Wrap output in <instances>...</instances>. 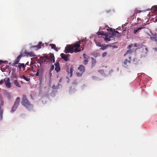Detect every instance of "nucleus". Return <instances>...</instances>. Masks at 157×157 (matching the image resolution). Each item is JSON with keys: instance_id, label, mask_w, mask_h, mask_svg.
<instances>
[{"instance_id": "nucleus-50", "label": "nucleus", "mask_w": 157, "mask_h": 157, "mask_svg": "<svg viewBox=\"0 0 157 157\" xmlns=\"http://www.w3.org/2000/svg\"><path fill=\"white\" fill-rule=\"evenodd\" d=\"M54 87H55V85H53L52 86V87L53 89H54Z\"/></svg>"}, {"instance_id": "nucleus-12", "label": "nucleus", "mask_w": 157, "mask_h": 157, "mask_svg": "<svg viewBox=\"0 0 157 157\" xmlns=\"http://www.w3.org/2000/svg\"><path fill=\"white\" fill-rule=\"evenodd\" d=\"M78 69L80 71L82 72V73H83L85 72V67L83 65H80L79 67H78Z\"/></svg>"}, {"instance_id": "nucleus-35", "label": "nucleus", "mask_w": 157, "mask_h": 157, "mask_svg": "<svg viewBox=\"0 0 157 157\" xmlns=\"http://www.w3.org/2000/svg\"><path fill=\"white\" fill-rule=\"evenodd\" d=\"M54 68V66L53 65H52L51 66V68L50 69V71H52L53 70Z\"/></svg>"}, {"instance_id": "nucleus-5", "label": "nucleus", "mask_w": 157, "mask_h": 157, "mask_svg": "<svg viewBox=\"0 0 157 157\" xmlns=\"http://www.w3.org/2000/svg\"><path fill=\"white\" fill-rule=\"evenodd\" d=\"M55 66V70L57 72H59L60 70V67H59V61H56V63L54 64Z\"/></svg>"}, {"instance_id": "nucleus-2", "label": "nucleus", "mask_w": 157, "mask_h": 157, "mask_svg": "<svg viewBox=\"0 0 157 157\" xmlns=\"http://www.w3.org/2000/svg\"><path fill=\"white\" fill-rule=\"evenodd\" d=\"M22 100L21 102V104L27 109H29L33 108V106L27 98L25 95H23Z\"/></svg>"}, {"instance_id": "nucleus-51", "label": "nucleus", "mask_w": 157, "mask_h": 157, "mask_svg": "<svg viewBox=\"0 0 157 157\" xmlns=\"http://www.w3.org/2000/svg\"><path fill=\"white\" fill-rule=\"evenodd\" d=\"M145 49L147 51V48H145Z\"/></svg>"}, {"instance_id": "nucleus-17", "label": "nucleus", "mask_w": 157, "mask_h": 157, "mask_svg": "<svg viewBox=\"0 0 157 157\" xmlns=\"http://www.w3.org/2000/svg\"><path fill=\"white\" fill-rule=\"evenodd\" d=\"M91 59L92 60L91 67H93L96 65V59H94L93 57H92Z\"/></svg>"}, {"instance_id": "nucleus-31", "label": "nucleus", "mask_w": 157, "mask_h": 157, "mask_svg": "<svg viewBox=\"0 0 157 157\" xmlns=\"http://www.w3.org/2000/svg\"><path fill=\"white\" fill-rule=\"evenodd\" d=\"M80 44L81 43V42H83V44H86V40L85 39H83L81 41H80Z\"/></svg>"}, {"instance_id": "nucleus-15", "label": "nucleus", "mask_w": 157, "mask_h": 157, "mask_svg": "<svg viewBox=\"0 0 157 157\" xmlns=\"http://www.w3.org/2000/svg\"><path fill=\"white\" fill-rule=\"evenodd\" d=\"M44 57H43V56H41L40 57V58L38 60V63H39L40 65H41V63H44Z\"/></svg>"}, {"instance_id": "nucleus-18", "label": "nucleus", "mask_w": 157, "mask_h": 157, "mask_svg": "<svg viewBox=\"0 0 157 157\" xmlns=\"http://www.w3.org/2000/svg\"><path fill=\"white\" fill-rule=\"evenodd\" d=\"M13 83L14 84L16 85L17 87L20 88L21 86L19 84L18 82L17 81V79H15L13 81Z\"/></svg>"}, {"instance_id": "nucleus-14", "label": "nucleus", "mask_w": 157, "mask_h": 157, "mask_svg": "<svg viewBox=\"0 0 157 157\" xmlns=\"http://www.w3.org/2000/svg\"><path fill=\"white\" fill-rule=\"evenodd\" d=\"M20 101V97H18L17 98L16 100L15 101L14 105L18 106L19 104Z\"/></svg>"}, {"instance_id": "nucleus-8", "label": "nucleus", "mask_w": 157, "mask_h": 157, "mask_svg": "<svg viewBox=\"0 0 157 157\" xmlns=\"http://www.w3.org/2000/svg\"><path fill=\"white\" fill-rule=\"evenodd\" d=\"M68 55H65L63 53H61V58L64 59L66 62H67L69 61Z\"/></svg>"}, {"instance_id": "nucleus-29", "label": "nucleus", "mask_w": 157, "mask_h": 157, "mask_svg": "<svg viewBox=\"0 0 157 157\" xmlns=\"http://www.w3.org/2000/svg\"><path fill=\"white\" fill-rule=\"evenodd\" d=\"M133 63L135 64H136L137 63V59L136 58H134L133 59Z\"/></svg>"}, {"instance_id": "nucleus-39", "label": "nucleus", "mask_w": 157, "mask_h": 157, "mask_svg": "<svg viewBox=\"0 0 157 157\" xmlns=\"http://www.w3.org/2000/svg\"><path fill=\"white\" fill-rule=\"evenodd\" d=\"M141 21V19L140 18H137V21L139 22H140Z\"/></svg>"}, {"instance_id": "nucleus-44", "label": "nucleus", "mask_w": 157, "mask_h": 157, "mask_svg": "<svg viewBox=\"0 0 157 157\" xmlns=\"http://www.w3.org/2000/svg\"><path fill=\"white\" fill-rule=\"evenodd\" d=\"M51 71H50V72L49 73V76L50 77H51L52 75V73Z\"/></svg>"}, {"instance_id": "nucleus-25", "label": "nucleus", "mask_w": 157, "mask_h": 157, "mask_svg": "<svg viewBox=\"0 0 157 157\" xmlns=\"http://www.w3.org/2000/svg\"><path fill=\"white\" fill-rule=\"evenodd\" d=\"M141 12H142V11H141L140 10H134V14H137V13H140Z\"/></svg>"}, {"instance_id": "nucleus-7", "label": "nucleus", "mask_w": 157, "mask_h": 157, "mask_svg": "<svg viewBox=\"0 0 157 157\" xmlns=\"http://www.w3.org/2000/svg\"><path fill=\"white\" fill-rule=\"evenodd\" d=\"M145 28L144 27H141L139 28H134L133 30V33L135 34H137L139 32V31L140 30H141Z\"/></svg>"}, {"instance_id": "nucleus-26", "label": "nucleus", "mask_w": 157, "mask_h": 157, "mask_svg": "<svg viewBox=\"0 0 157 157\" xmlns=\"http://www.w3.org/2000/svg\"><path fill=\"white\" fill-rule=\"evenodd\" d=\"M37 72L39 73V75H41L42 73V70L38 69L37 71Z\"/></svg>"}, {"instance_id": "nucleus-34", "label": "nucleus", "mask_w": 157, "mask_h": 157, "mask_svg": "<svg viewBox=\"0 0 157 157\" xmlns=\"http://www.w3.org/2000/svg\"><path fill=\"white\" fill-rule=\"evenodd\" d=\"M101 49H102V50H104L107 47V46H101Z\"/></svg>"}, {"instance_id": "nucleus-36", "label": "nucleus", "mask_w": 157, "mask_h": 157, "mask_svg": "<svg viewBox=\"0 0 157 157\" xmlns=\"http://www.w3.org/2000/svg\"><path fill=\"white\" fill-rule=\"evenodd\" d=\"M107 53L106 52H104L102 54V57H104L106 56L107 55Z\"/></svg>"}, {"instance_id": "nucleus-33", "label": "nucleus", "mask_w": 157, "mask_h": 157, "mask_svg": "<svg viewBox=\"0 0 157 157\" xmlns=\"http://www.w3.org/2000/svg\"><path fill=\"white\" fill-rule=\"evenodd\" d=\"M5 79H2L0 81V85L2 84L3 83L5 82Z\"/></svg>"}, {"instance_id": "nucleus-11", "label": "nucleus", "mask_w": 157, "mask_h": 157, "mask_svg": "<svg viewBox=\"0 0 157 157\" xmlns=\"http://www.w3.org/2000/svg\"><path fill=\"white\" fill-rule=\"evenodd\" d=\"M3 102L2 101L0 104V119L1 120L2 118L3 110L1 108V106L3 105Z\"/></svg>"}, {"instance_id": "nucleus-52", "label": "nucleus", "mask_w": 157, "mask_h": 157, "mask_svg": "<svg viewBox=\"0 0 157 157\" xmlns=\"http://www.w3.org/2000/svg\"><path fill=\"white\" fill-rule=\"evenodd\" d=\"M82 48V50L83 51V50L84 48H82V47H81Z\"/></svg>"}, {"instance_id": "nucleus-37", "label": "nucleus", "mask_w": 157, "mask_h": 157, "mask_svg": "<svg viewBox=\"0 0 157 157\" xmlns=\"http://www.w3.org/2000/svg\"><path fill=\"white\" fill-rule=\"evenodd\" d=\"M96 44L97 46H99V47L101 46V44L99 42H97L96 43Z\"/></svg>"}, {"instance_id": "nucleus-13", "label": "nucleus", "mask_w": 157, "mask_h": 157, "mask_svg": "<svg viewBox=\"0 0 157 157\" xmlns=\"http://www.w3.org/2000/svg\"><path fill=\"white\" fill-rule=\"evenodd\" d=\"M19 65L18 66V67L19 69H21L22 68H23V70H24L25 69V64L23 63H19Z\"/></svg>"}, {"instance_id": "nucleus-48", "label": "nucleus", "mask_w": 157, "mask_h": 157, "mask_svg": "<svg viewBox=\"0 0 157 157\" xmlns=\"http://www.w3.org/2000/svg\"><path fill=\"white\" fill-rule=\"evenodd\" d=\"M29 63L28 62L25 64V66H26V65H29Z\"/></svg>"}, {"instance_id": "nucleus-3", "label": "nucleus", "mask_w": 157, "mask_h": 157, "mask_svg": "<svg viewBox=\"0 0 157 157\" xmlns=\"http://www.w3.org/2000/svg\"><path fill=\"white\" fill-rule=\"evenodd\" d=\"M129 59H125L123 62V66L125 68H127L130 65L131 63V57L129 56L128 57Z\"/></svg>"}, {"instance_id": "nucleus-19", "label": "nucleus", "mask_w": 157, "mask_h": 157, "mask_svg": "<svg viewBox=\"0 0 157 157\" xmlns=\"http://www.w3.org/2000/svg\"><path fill=\"white\" fill-rule=\"evenodd\" d=\"M21 78H23L26 81L28 82L30 80V79L29 78H27L24 75H21Z\"/></svg>"}, {"instance_id": "nucleus-21", "label": "nucleus", "mask_w": 157, "mask_h": 157, "mask_svg": "<svg viewBox=\"0 0 157 157\" xmlns=\"http://www.w3.org/2000/svg\"><path fill=\"white\" fill-rule=\"evenodd\" d=\"M20 61L19 60L17 59H16L14 61V62L13 63V65L14 66H15L16 64H18L19 62Z\"/></svg>"}, {"instance_id": "nucleus-42", "label": "nucleus", "mask_w": 157, "mask_h": 157, "mask_svg": "<svg viewBox=\"0 0 157 157\" xmlns=\"http://www.w3.org/2000/svg\"><path fill=\"white\" fill-rule=\"evenodd\" d=\"M114 33L118 34H120L117 31L115 30L114 29Z\"/></svg>"}, {"instance_id": "nucleus-53", "label": "nucleus", "mask_w": 157, "mask_h": 157, "mask_svg": "<svg viewBox=\"0 0 157 157\" xmlns=\"http://www.w3.org/2000/svg\"><path fill=\"white\" fill-rule=\"evenodd\" d=\"M121 36V35H120L119 36Z\"/></svg>"}, {"instance_id": "nucleus-24", "label": "nucleus", "mask_w": 157, "mask_h": 157, "mask_svg": "<svg viewBox=\"0 0 157 157\" xmlns=\"http://www.w3.org/2000/svg\"><path fill=\"white\" fill-rule=\"evenodd\" d=\"M150 39L152 40L157 41V38L156 37L151 36L150 37Z\"/></svg>"}, {"instance_id": "nucleus-27", "label": "nucleus", "mask_w": 157, "mask_h": 157, "mask_svg": "<svg viewBox=\"0 0 157 157\" xmlns=\"http://www.w3.org/2000/svg\"><path fill=\"white\" fill-rule=\"evenodd\" d=\"M73 67H71V68H70V76H72V72H73Z\"/></svg>"}, {"instance_id": "nucleus-20", "label": "nucleus", "mask_w": 157, "mask_h": 157, "mask_svg": "<svg viewBox=\"0 0 157 157\" xmlns=\"http://www.w3.org/2000/svg\"><path fill=\"white\" fill-rule=\"evenodd\" d=\"M112 38L113 37L112 36H109L108 37V36H106L105 38V41H109L111 40V38Z\"/></svg>"}, {"instance_id": "nucleus-9", "label": "nucleus", "mask_w": 157, "mask_h": 157, "mask_svg": "<svg viewBox=\"0 0 157 157\" xmlns=\"http://www.w3.org/2000/svg\"><path fill=\"white\" fill-rule=\"evenodd\" d=\"M53 63L55 62V58L53 54L50 53V56L48 57V60Z\"/></svg>"}, {"instance_id": "nucleus-6", "label": "nucleus", "mask_w": 157, "mask_h": 157, "mask_svg": "<svg viewBox=\"0 0 157 157\" xmlns=\"http://www.w3.org/2000/svg\"><path fill=\"white\" fill-rule=\"evenodd\" d=\"M5 84L7 88H10L11 87V83L10 82V78H7V79L6 81L5 80Z\"/></svg>"}, {"instance_id": "nucleus-41", "label": "nucleus", "mask_w": 157, "mask_h": 157, "mask_svg": "<svg viewBox=\"0 0 157 157\" xmlns=\"http://www.w3.org/2000/svg\"><path fill=\"white\" fill-rule=\"evenodd\" d=\"M48 60H46V59H44V63H48Z\"/></svg>"}, {"instance_id": "nucleus-38", "label": "nucleus", "mask_w": 157, "mask_h": 157, "mask_svg": "<svg viewBox=\"0 0 157 157\" xmlns=\"http://www.w3.org/2000/svg\"><path fill=\"white\" fill-rule=\"evenodd\" d=\"M43 57H44V59H46L47 60H48V57L46 56H44Z\"/></svg>"}, {"instance_id": "nucleus-46", "label": "nucleus", "mask_w": 157, "mask_h": 157, "mask_svg": "<svg viewBox=\"0 0 157 157\" xmlns=\"http://www.w3.org/2000/svg\"><path fill=\"white\" fill-rule=\"evenodd\" d=\"M39 73H38V72H37L36 73V76H38L39 75Z\"/></svg>"}, {"instance_id": "nucleus-47", "label": "nucleus", "mask_w": 157, "mask_h": 157, "mask_svg": "<svg viewBox=\"0 0 157 157\" xmlns=\"http://www.w3.org/2000/svg\"><path fill=\"white\" fill-rule=\"evenodd\" d=\"M132 45H130L128 46V47L129 48H131L132 47Z\"/></svg>"}, {"instance_id": "nucleus-10", "label": "nucleus", "mask_w": 157, "mask_h": 157, "mask_svg": "<svg viewBox=\"0 0 157 157\" xmlns=\"http://www.w3.org/2000/svg\"><path fill=\"white\" fill-rule=\"evenodd\" d=\"M43 44L42 45V42H39L38 44L36 46H31V48H36L37 49H40L41 48L42 46L43 45Z\"/></svg>"}, {"instance_id": "nucleus-30", "label": "nucleus", "mask_w": 157, "mask_h": 157, "mask_svg": "<svg viewBox=\"0 0 157 157\" xmlns=\"http://www.w3.org/2000/svg\"><path fill=\"white\" fill-rule=\"evenodd\" d=\"M22 56L21 54L19 56H18L17 57V59L18 60H19L20 61Z\"/></svg>"}, {"instance_id": "nucleus-16", "label": "nucleus", "mask_w": 157, "mask_h": 157, "mask_svg": "<svg viewBox=\"0 0 157 157\" xmlns=\"http://www.w3.org/2000/svg\"><path fill=\"white\" fill-rule=\"evenodd\" d=\"M25 54L28 55L30 57H34L36 56V55L34 54V53L32 52H25Z\"/></svg>"}, {"instance_id": "nucleus-43", "label": "nucleus", "mask_w": 157, "mask_h": 157, "mask_svg": "<svg viewBox=\"0 0 157 157\" xmlns=\"http://www.w3.org/2000/svg\"><path fill=\"white\" fill-rule=\"evenodd\" d=\"M98 35H104V34L101 33L99 32V33H98Z\"/></svg>"}, {"instance_id": "nucleus-32", "label": "nucleus", "mask_w": 157, "mask_h": 157, "mask_svg": "<svg viewBox=\"0 0 157 157\" xmlns=\"http://www.w3.org/2000/svg\"><path fill=\"white\" fill-rule=\"evenodd\" d=\"M7 96L8 98L9 99H10L11 97V95L10 93H7Z\"/></svg>"}, {"instance_id": "nucleus-40", "label": "nucleus", "mask_w": 157, "mask_h": 157, "mask_svg": "<svg viewBox=\"0 0 157 157\" xmlns=\"http://www.w3.org/2000/svg\"><path fill=\"white\" fill-rule=\"evenodd\" d=\"M13 78H15V79H16L17 80V76L16 75H14L13 76Z\"/></svg>"}, {"instance_id": "nucleus-23", "label": "nucleus", "mask_w": 157, "mask_h": 157, "mask_svg": "<svg viewBox=\"0 0 157 157\" xmlns=\"http://www.w3.org/2000/svg\"><path fill=\"white\" fill-rule=\"evenodd\" d=\"M49 46H51V48L52 49H54L56 47V45L53 44H50Z\"/></svg>"}, {"instance_id": "nucleus-4", "label": "nucleus", "mask_w": 157, "mask_h": 157, "mask_svg": "<svg viewBox=\"0 0 157 157\" xmlns=\"http://www.w3.org/2000/svg\"><path fill=\"white\" fill-rule=\"evenodd\" d=\"M83 56L84 58V60L83 62V63L85 65H86L88 63L89 61L88 60V56H86L85 54L83 53Z\"/></svg>"}, {"instance_id": "nucleus-45", "label": "nucleus", "mask_w": 157, "mask_h": 157, "mask_svg": "<svg viewBox=\"0 0 157 157\" xmlns=\"http://www.w3.org/2000/svg\"><path fill=\"white\" fill-rule=\"evenodd\" d=\"M3 62L2 60H0V65H1Z\"/></svg>"}, {"instance_id": "nucleus-49", "label": "nucleus", "mask_w": 157, "mask_h": 157, "mask_svg": "<svg viewBox=\"0 0 157 157\" xmlns=\"http://www.w3.org/2000/svg\"><path fill=\"white\" fill-rule=\"evenodd\" d=\"M54 50H55L56 51H58V50L56 48H55L54 49Z\"/></svg>"}, {"instance_id": "nucleus-1", "label": "nucleus", "mask_w": 157, "mask_h": 157, "mask_svg": "<svg viewBox=\"0 0 157 157\" xmlns=\"http://www.w3.org/2000/svg\"><path fill=\"white\" fill-rule=\"evenodd\" d=\"M80 41H77L73 46L71 45H67L65 49V52L66 53L75 52H77L81 51V49H78L80 47Z\"/></svg>"}, {"instance_id": "nucleus-22", "label": "nucleus", "mask_w": 157, "mask_h": 157, "mask_svg": "<svg viewBox=\"0 0 157 157\" xmlns=\"http://www.w3.org/2000/svg\"><path fill=\"white\" fill-rule=\"evenodd\" d=\"M17 106H16L14 105L13 106L12 108V112H14L15 111L16 109H17Z\"/></svg>"}, {"instance_id": "nucleus-28", "label": "nucleus", "mask_w": 157, "mask_h": 157, "mask_svg": "<svg viewBox=\"0 0 157 157\" xmlns=\"http://www.w3.org/2000/svg\"><path fill=\"white\" fill-rule=\"evenodd\" d=\"M132 53V50H128L124 54V56H126V55L128 53Z\"/></svg>"}]
</instances>
